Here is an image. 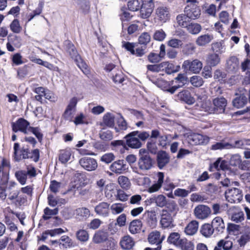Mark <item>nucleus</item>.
I'll list each match as a JSON object with an SVG mask.
<instances>
[{"label":"nucleus","instance_id":"37998d69","mask_svg":"<svg viewBox=\"0 0 250 250\" xmlns=\"http://www.w3.org/2000/svg\"><path fill=\"white\" fill-rule=\"evenodd\" d=\"M195 49L196 47L194 43L189 42L184 45L182 51L184 54L188 56L193 54Z\"/></svg>","mask_w":250,"mask_h":250},{"label":"nucleus","instance_id":"f704fd0d","mask_svg":"<svg viewBox=\"0 0 250 250\" xmlns=\"http://www.w3.org/2000/svg\"><path fill=\"white\" fill-rule=\"evenodd\" d=\"M231 146L232 147L231 144L222 141L212 145L210 147V149L212 150H222L223 149H231Z\"/></svg>","mask_w":250,"mask_h":250},{"label":"nucleus","instance_id":"20e7f679","mask_svg":"<svg viewBox=\"0 0 250 250\" xmlns=\"http://www.w3.org/2000/svg\"><path fill=\"white\" fill-rule=\"evenodd\" d=\"M165 238V235H161L160 232L154 230L150 232L147 238L148 242L151 244H156L157 247L153 250H161L162 249V243Z\"/></svg>","mask_w":250,"mask_h":250},{"label":"nucleus","instance_id":"e2e57ef3","mask_svg":"<svg viewBox=\"0 0 250 250\" xmlns=\"http://www.w3.org/2000/svg\"><path fill=\"white\" fill-rule=\"evenodd\" d=\"M34 91L37 94L35 96L36 100L42 102V97H44L46 90L42 87H39L36 88Z\"/></svg>","mask_w":250,"mask_h":250},{"label":"nucleus","instance_id":"4d7b16f0","mask_svg":"<svg viewBox=\"0 0 250 250\" xmlns=\"http://www.w3.org/2000/svg\"><path fill=\"white\" fill-rule=\"evenodd\" d=\"M201 107L206 112L209 113H213L215 112V108L211 105L210 101H206L201 104Z\"/></svg>","mask_w":250,"mask_h":250},{"label":"nucleus","instance_id":"c756f323","mask_svg":"<svg viewBox=\"0 0 250 250\" xmlns=\"http://www.w3.org/2000/svg\"><path fill=\"white\" fill-rule=\"evenodd\" d=\"M186 28L189 33L196 35L201 31L202 27L198 23L191 22L188 24Z\"/></svg>","mask_w":250,"mask_h":250},{"label":"nucleus","instance_id":"473e14b6","mask_svg":"<svg viewBox=\"0 0 250 250\" xmlns=\"http://www.w3.org/2000/svg\"><path fill=\"white\" fill-rule=\"evenodd\" d=\"M227 68L229 71H235L239 65L238 59L235 57H231L227 62Z\"/></svg>","mask_w":250,"mask_h":250},{"label":"nucleus","instance_id":"3c124183","mask_svg":"<svg viewBox=\"0 0 250 250\" xmlns=\"http://www.w3.org/2000/svg\"><path fill=\"white\" fill-rule=\"evenodd\" d=\"M151 40L150 35L147 32L143 33L139 37V43L141 44L146 45Z\"/></svg>","mask_w":250,"mask_h":250},{"label":"nucleus","instance_id":"ddd939ff","mask_svg":"<svg viewBox=\"0 0 250 250\" xmlns=\"http://www.w3.org/2000/svg\"><path fill=\"white\" fill-rule=\"evenodd\" d=\"M138 166L140 169L146 171L150 169L152 167V160L148 154L140 156L138 161Z\"/></svg>","mask_w":250,"mask_h":250},{"label":"nucleus","instance_id":"864d4df0","mask_svg":"<svg viewBox=\"0 0 250 250\" xmlns=\"http://www.w3.org/2000/svg\"><path fill=\"white\" fill-rule=\"evenodd\" d=\"M136 182L140 186L148 187L150 184V179L147 177H140L136 179Z\"/></svg>","mask_w":250,"mask_h":250},{"label":"nucleus","instance_id":"774afa93","mask_svg":"<svg viewBox=\"0 0 250 250\" xmlns=\"http://www.w3.org/2000/svg\"><path fill=\"white\" fill-rule=\"evenodd\" d=\"M179 239L180 234L178 232H172L167 238V242L170 244L176 245Z\"/></svg>","mask_w":250,"mask_h":250},{"label":"nucleus","instance_id":"4468645a","mask_svg":"<svg viewBox=\"0 0 250 250\" xmlns=\"http://www.w3.org/2000/svg\"><path fill=\"white\" fill-rule=\"evenodd\" d=\"M29 125V123L28 122L22 118H21L16 122L12 124V130L15 132L20 131L26 134L27 133V130H28Z\"/></svg>","mask_w":250,"mask_h":250},{"label":"nucleus","instance_id":"72a5a7b5","mask_svg":"<svg viewBox=\"0 0 250 250\" xmlns=\"http://www.w3.org/2000/svg\"><path fill=\"white\" fill-rule=\"evenodd\" d=\"M206 61L209 66H215L220 62V59L217 54H210L208 56Z\"/></svg>","mask_w":250,"mask_h":250},{"label":"nucleus","instance_id":"49530a36","mask_svg":"<svg viewBox=\"0 0 250 250\" xmlns=\"http://www.w3.org/2000/svg\"><path fill=\"white\" fill-rule=\"evenodd\" d=\"M180 245L182 250H194V249L193 243L187 240H180Z\"/></svg>","mask_w":250,"mask_h":250},{"label":"nucleus","instance_id":"603ef678","mask_svg":"<svg viewBox=\"0 0 250 250\" xmlns=\"http://www.w3.org/2000/svg\"><path fill=\"white\" fill-rule=\"evenodd\" d=\"M77 239L81 242H86L88 240L89 235L88 232L83 229L79 230L77 232Z\"/></svg>","mask_w":250,"mask_h":250},{"label":"nucleus","instance_id":"f03ea898","mask_svg":"<svg viewBox=\"0 0 250 250\" xmlns=\"http://www.w3.org/2000/svg\"><path fill=\"white\" fill-rule=\"evenodd\" d=\"M225 197L231 203H240L243 199L242 191L235 188L229 189L225 192Z\"/></svg>","mask_w":250,"mask_h":250},{"label":"nucleus","instance_id":"f8f14e48","mask_svg":"<svg viewBox=\"0 0 250 250\" xmlns=\"http://www.w3.org/2000/svg\"><path fill=\"white\" fill-rule=\"evenodd\" d=\"M164 174L161 172H158L156 174L154 183L148 188V192L153 193L158 191L162 187L164 183Z\"/></svg>","mask_w":250,"mask_h":250},{"label":"nucleus","instance_id":"bf43d9fd","mask_svg":"<svg viewBox=\"0 0 250 250\" xmlns=\"http://www.w3.org/2000/svg\"><path fill=\"white\" fill-rule=\"evenodd\" d=\"M78 60L79 61H75L77 63L78 66L81 69L84 74H88L89 73V70L86 63L83 61L81 57L80 59H78Z\"/></svg>","mask_w":250,"mask_h":250},{"label":"nucleus","instance_id":"0e129e2a","mask_svg":"<svg viewBox=\"0 0 250 250\" xmlns=\"http://www.w3.org/2000/svg\"><path fill=\"white\" fill-rule=\"evenodd\" d=\"M59 244L63 245L65 247L72 246L73 242L71 239L67 236L63 235L59 240Z\"/></svg>","mask_w":250,"mask_h":250},{"label":"nucleus","instance_id":"bb28decb","mask_svg":"<svg viewBox=\"0 0 250 250\" xmlns=\"http://www.w3.org/2000/svg\"><path fill=\"white\" fill-rule=\"evenodd\" d=\"M126 207L124 204L115 203L110 206V210L113 215H117L122 213Z\"/></svg>","mask_w":250,"mask_h":250},{"label":"nucleus","instance_id":"5701e85b","mask_svg":"<svg viewBox=\"0 0 250 250\" xmlns=\"http://www.w3.org/2000/svg\"><path fill=\"white\" fill-rule=\"evenodd\" d=\"M233 247L232 241L227 239L220 240L215 247L214 250H231Z\"/></svg>","mask_w":250,"mask_h":250},{"label":"nucleus","instance_id":"dca6fc26","mask_svg":"<svg viewBox=\"0 0 250 250\" xmlns=\"http://www.w3.org/2000/svg\"><path fill=\"white\" fill-rule=\"evenodd\" d=\"M127 167L124 160H118L110 166V169L116 174H122L126 171Z\"/></svg>","mask_w":250,"mask_h":250},{"label":"nucleus","instance_id":"de8ad7c7","mask_svg":"<svg viewBox=\"0 0 250 250\" xmlns=\"http://www.w3.org/2000/svg\"><path fill=\"white\" fill-rule=\"evenodd\" d=\"M118 183L121 187L124 189H127L130 186V182L127 177L120 176L118 179Z\"/></svg>","mask_w":250,"mask_h":250},{"label":"nucleus","instance_id":"f3484780","mask_svg":"<svg viewBox=\"0 0 250 250\" xmlns=\"http://www.w3.org/2000/svg\"><path fill=\"white\" fill-rule=\"evenodd\" d=\"M212 103L215 108V112L224 113L227 104V101L225 98L223 97L216 98L213 100Z\"/></svg>","mask_w":250,"mask_h":250},{"label":"nucleus","instance_id":"1a4fd4ad","mask_svg":"<svg viewBox=\"0 0 250 250\" xmlns=\"http://www.w3.org/2000/svg\"><path fill=\"white\" fill-rule=\"evenodd\" d=\"M154 4L152 0H149L143 2L140 8V16L143 19L149 17L153 10Z\"/></svg>","mask_w":250,"mask_h":250},{"label":"nucleus","instance_id":"a19ab883","mask_svg":"<svg viewBox=\"0 0 250 250\" xmlns=\"http://www.w3.org/2000/svg\"><path fill=\"white\" fill-rule=\"evenodd\" d=\"M15 175L21 184L22 185L25 184L27 180V172L25 170H18L15 172Z\"/></svg>","mask_w":250,"mask_h":250},{"label":"nucleus","instance_id":"a211bd4d","mask_svg":"<svg viewBox=\"0 0 250 250\" xmlns=\"http://www.w3.org/2000/svg\"><path fill=\"white\" fill-rule=\"evenodd\" d=\"M161 72H165L167 74H171L179 71V65H175L168 61L163 62L160 63Z\"/></svg>","mask_w":250,"mask_h":250},{"label":"nucleus","instance_id":"c9c22d12","mask_svg":"<svg viewBox=\"0 0 250 250\" xmlns=\"http://www.w3.org/2000/svg\"><path fill=\"white\" fill-rule=\"evenodd\" d=\"M214 230L211 224H205L201 227V233L205 237H208L213 234Z\"/></svg>","mask_w":250,"mask_h":250},{"label":"nucleus","instance_id":"6e6d98bb","mask_svg":"<svg viewBox=\"0 0 250 250\" xmlns=\"http://www.w3.org/2000/svg\"><path fill=\"white\" fill-rule=\"evenodd\" d=\"M190 82L195 87H200L204 83L202 78L199 76H193L190 78Z\"/></svg>","mask_w":250,"mask_h":250},{"label":"nucleus","instance_id":"a18cd8bd","mask_svg":"<svg viewBox=\"0 0 250 250\" xmlns=\"http://www.w3.org/2000/svg\"><path fill=\"white\" fill-rule=\"evenodd\" d=\"M188 17L186 14H179L176 17V22L179 26L183 27L186 28L188 23L187 21Z\"/></svg>","mask_w":250,"mask_h":250},{"label":"nucleus","instance_id":"6e6552de","mask_svg":"<svg viewBox=\"0 0 250 250\" xmlns=\"http://www.w3.org/2000/svg\"><path fill=\"white\" fill-rule=\"evenodd\" d=\"M78 102V99L77 97L72 98L67 105L66 108L63 113V117L65 119L71 121L73 118V114L76 111V106Z\"/></svg>","mask_w":250,"mask_h":250},{"label":"nucleus","instance_id":"69168bd1","mask_svg":"<svg viewBox=\"0 0 250 250\" xmlns=\"http://www.w3.org/2000/svg\"><path fill=\"white\" fill-rule=\"evenodd\" d=\"M166 37V34L162 29L156 30L153 36V39L158 41H163Z\"/></svg>","mask_w":250,"mask_h":250},{"label":"nucleus","instance_id":"0eeeda50","mask_svg":"<svg viewBox=\"0 0 250 250\" xmlns=\"http://www.w3.org/2000/svg\"><path fill=\"white\" fill-rule=\"evenodd\" d=\"M184 12L188 18L192 20L198 19L201 14L199 7L194 3H189L185 7Z\"/></svg>","mask_w":250,"mask_h":250},{"label":"nucleus","instance_id":"338daca9","mask_svg":"<svg viewBox=\"0 0 250 250\" xmlns=\"http://www.w3.org/2000/svg\"><path fill=\"white\" fill-rule=\"evenodd\" d=\"M155 203L159 207H163L167 204L166 197L163 195H159L155 199Z\"/></svg>","mask_w":250,"mask_h":250},{"label":"nucleus","instance_id":"680f3d73","mask_svg":"<svg viewBox=\"0 0 250 250\" xmlns=\"http://www.w3.org/2000/svg\"><path fill=\"white\" fill-rule=\"evenodd\" d=\"M232 221L238 223L242 221L244 219V213L242 211H237L232 214L231 215Z\"/></svg>","mask_w":250,"mask_h":250},{"label":"nucleus","instance_id":"4c0bfd02","mask_svg":"<svg viewBox=\"0 0 250 250\" xmlns=\"http://www.w3.org/2000/svg\"><path fill=\"white\" fill-rule=\"evenodd\" d=\"M71 156V153L69 149L62 150L59 154V160L62 163L65 164L70 160Z\"/></svg>","mask_w":250,"mask_h":250},{"label":"nucleus","instance_id":"9b49d317","mask_svg":"<svg viewBox=\"0 0 250 250\" xmlns=\"http://www.w3.org/2000/svg\"><path fill=\"white\" fill-rule=\"evenodd\" d=\"M94 211L98 215L107 217L110 214V204L105 202H101L95 207Z\"/></svg>","mask_w":250,"mask_h":250},{"label":"nucleus","instance_id":"ea45409f","mask_svg":"<svg viewBox=\"0 0 250 250\" xmlns=\"http://www.w3.org/2000/svg\"><path fill=\"white\" fill-rule=\"evenodd\" d=\"M115 117L110 113H106L103 117V123L108 127H113L114 125Z\"/></svg>","mask_w":250,"mask_h":250},{"label":"nucleus","instance_id":"f257e3e1","mask_svg":"<svg viewBox=\"0 0 250 250\" xmlns=\"http://www.w3.org/2000/svg\"><path fill=\"white\" fill-rule=\"evenodd\" d=\"M187 134L188 141L191 145H205L208 143L210 140L208 136L199 133L190 132Z\"/></svg>","mask_w":250,"mask_h":250},{"label":"nucleus","instance_id":"412c9836","mask_svg":"<svg viewBox=\"0 0 250 250\" xmlns=\"http://www.w3.org/2000/svg\"><path fill=\"white\" fill-rule=\"evenodd\" d=\"M177 96L179 100L189 105L193 104L195 101L188 90H183L179 92Z\"/></svg>","mask_w":250,"mask_h":250},{"label":"nucleus","instance_id":"052dcab7","mask_svg":"<svg viewBox=\"0 0 250 250\" xmlns=\"http://www.w3.org/2000/svg\"><path fill=\"white\" fill-rule=\"evenodd\" d=\"M168 46L174 48H179L183 44L182 41L180 40L172 38L169 40L167 43Z\"/></svg>","mask_w":250,"mask_h":250},{"label":"nucleus","instance_id":"7c9ffc66","mask_svg":"<svg viewBox=\"0 0 250 250\" xmlns=\"http://www.w3.org/2000/svg\"><path fill=\"white\" fill-rule=\"evenodd\" d=\"M211 225L214 229L218 231H222L225 228L223 220L220 217L214 218L212 221Z\"/></svg>","mask_w":250,"mask_h":250},{"label":"nucleus","instance_id":"b1692460","mask_svg":"<svg viewBox=\"0 0 250 250\" xmlns=\"http://www.w3.org/2000/svg\"><path fill=\"white\" fill-rule=\"evenodd\" d=\"M199 228V223L196 220L190 222L185 229V232L187 235L192 236L197 231Z\"/></svg>","mask_w":250,"mask_h":250},{"label":"nucleus","instance_id":"7ed1b4c3","mask_svg":"<svg viewBox=\"0 0 250 250\" xmlns=\"http://www.w3.org/2000/svg\"><path fill=\"white\" fill-rule=\"evenodd\" d=\"M79 163L85 170L91 171L96 169L98 163L96 159L89 156H84L79 160Z\"/></svg>","mask_w":250,"mask_h":250},{"label":"nucleus","instance_id":"09e8293b","mask_svg":"<svg viewBox=\"0 0 250 250\" xmlns=\"http://www.w3.org/2000/svg\"><path fill=\"white\" fill-rule=\"evenodd\" d=\"M100 138L105 141H110L113 138L112 132L109 130H102L99 133Z\"/></svg>","mask_w":250,"mask_h":250},{"label":"nucleus","instance_id":"2eb2a0df","mask_svg":"<svg viewBox=\"0 0 250 250\" xmlns=\"http://www.w3.org/2000/svg\"><path fill=\"white\" fill-rule=\"evenodd\" d=\"M161 226L164 229H171L174 227L173 218L170 213L163 210L160 221Z\"/></svg>","mask_w":250,"mask_h":250},{"label":"nucleus","instance_id":"4be33fe9","mask_svg":"<svg viewBox=\"0 0 250 250\" xmlns=\"http://www.w3.org/2000/svg\"><path fill=\"white\" fill-rule=\"evenodd\" d=\"M120 245L124 250H131L135 245V241L129 235H125L122 238Z\"/></svg>","mask_w":250,"mask_h":250},{"label":"nucleus","instance_id":"a878e982","mask_svg":"<svg viewBox=\"0 0 250 250\" xmlns=\"http://www.w3.org/2000/svg\"><path fill=\"white\" fill-rule=\"evenodd\" d=\"M212 35L205 34L200 36L196 40V43L200 46H204L209 43L213 39Z\"/></svg>","mask_w":250,"mask_h":250},{"label":"nucleus","instance_id":"e433bc0d","mask_svg":"<svg viewBox=\"0 0 250 250\" xmlns=\"http://www.w3.org/2000/svg\"><path fill=\"white\" fill-rule=\"evenodd\" d=\"M110 75L115 83H121L124 81V75L119 69H115V73H111Z\"/></svg>","mask_w":250,"mask_h":250},{"label":"nucleus","instance_id":"423d86ee","mask_svg":"<svg viewBox=\"0 0 250 250\" xmlns=\"http://www.w3.org/2000/svg\"><path fill=\"white\" fill-rule=\"evenodd\" d=\"M211 209L207 206L199 205L196 206L193 210L195 217L198 219L204 220L208 218L211 214Z\"/></svg>","mask_w":250,"mask_h":250},{"label":"nucleus","instance_id":"2f4dec72","mask_svg":"<svg viewBox=\"0 0 250 250\" xmlns=\"http://www.w3.org/2000/svg\"><path fill=\"white\" fill-rule=\"evenodd\" d=\"M89 215L90 211L86 208H80L76 210V217L79 220L85 219Z\"/></svg>","mask_w":250,"mask_h":250},{"label":"nucleus","instance_id":"8fccbe9b","mask_svg":"<svg viewBox=\"0 0 250 250\" xmlns=\"http://www.w3.org/2000/svg\"><path fill=\"white\" fill-rule=\"evenodd\" d=\"M127 123L123 117H121L118 120L117 126L115 127V129L116 132H119L121 131L125 130L127 129Z\"/></svg>","mask_w":250,"mask_h":250},{"label":"nucleus","instance_id":"393cba45","mask_svg":"<svg viewBox=\"0 0 250 250\" xmlns=\"http://www.w3.org/2000/svg\"><path fill=\"white\" fill-rule=\"evenodd\" d=\"M142 227V221L139 219L134 220L131 222L129 226V230L132 234L139 233Z\"/></svg>","mask_w":250,"mask_h":250},{"label":"nucleus","instance_id":"9d476101","mask_svg":"<svg viewBox=\"0 0 250 250\" xmlns=\"http://www.w3.org/2000/svg\"><path fill=\"white\" fill-rule=\"evenodd\" d=\"M139 131H133L125 136L126 145L130 147L138 148L141 146L142 144L136 137Z\"/></svg>","mask_w":250,"mask_h":250},{"label":"nucleus","instance_id":"39448f33","mask_svg":"<svg viewBox=\"0 0 250 250\" xmlns=\"http://www.w3.org/2000/svg\"><path fill=\"white\" fill-rule=\"evenodd\" d=\"M203 67L202 62L195 59L192 61H185L182 64V68L186 70L190 71L193 73H198Z\"/></svg>","mask_w":250,"mask_h":250},{"label":"nucleus","instance_id":"aec40b11","mask_svg":"<svg viewBox=\"0 0 250 250\" xmlns=\"http://www.w3.org/2000/svg\"><path fill=\"white\" fill-rule=\"evenodd\" d=\"M157 18L163 22H165L170 18L169 11L167 7L160 6L156 10Z\"/></svg>","mask_w":250,"mask_h":250},{"label":"nucleus","instance_id":"13d9d810","mask_svg":"<svg viewBox=\"0 0 250 250\" xmlns=\"http://www.w3.org/2000/svg\"><path fill=\"white\" fill-rule=\"evenodd\" d=\"M10 27L12 31L15 33H19L22 29L19 21L17 19H15L13 21L10 25Z\"/></svg>","mask_w":250,"mask_h":250},{"label":"nucleus","instance_id":"58836bf2","mask_svg":"<svg viewBox=\"0 0 250 250\" xmlns=\"http://www.w3.org/2000/svg\"><path fill=\"white\" fill-rule=\"evenodd\" d=\"M231 148H246L247 146H250V139H241L235 141L234 144H231Z\"/></svg>","mask_w":250,"mask_h":250},{"label":"nucleus","instance_id":"6ab92c4d","mask_svg":"<svg viewBox=\"0 0 250 250\" xmlns=\"http://www.w3.org/2000/svg\"><path fill=\"white\" fill-rule=\"evenodd\" d=\"M170 157L165 151H159L157 155V163L158 167L160 169L165 167L169 162Z\"/></svg>","mask_w":250,"mask_h":250},{"label":"nucleus","instance_id":"79ce46f5","mask_svg":"<svg viewBox=\"0 0 250 250\" xmlns=\"http://www.w3.org/2000/svg\"><path fill=\"white\" fill-rule=\"evenodd\" d=\"M107 239V234L104 231H99L96 232L93 238V241L95 243H100Z\"/></svg>","mask_w":250,"mask_h":250},{"label":"nucleus","instance_id":"5fc2aeb1","mask_svg":"<svg viewBox=\"0 0 250 250\" xmlns=\"http://www.w3.org/2000/svg\"><path fill=\"white\" fill-rule=\"evenodd\" d=\"M58 212V209L56 208L54 209H51L47 207L44 209V215L43 218L44 220L49 219L51 216L56 215Z\"/></svg>","mask_w":250,"mask_h":250},{"label":"nucleus","instance_id":"c03bdc74","mask_svg":"<svg viewBox=\"0 0 250 250\" xmlns=\"http://www.w3.org/2000/svg\"><path fill=\"white\" fill-rule=\"evenodd\" d=\"M67 52L69 53L71 57L75 61H79L80 59V56L78 54L75 47L72 44H68L67 46Z\"/></svg>","mask_w":250,"mask_h":250},{"label":"nucleus","instance_id":"cd10ccee","mask_svg":"<svg viewBox=\"0 0 250 250\" xmlns=\"http://www.w3.org/2000/svg\"><path fill=\"white\" fill-rule=\"evenodd\" d=\"M247 103V98L244 94H242L239 97H236L232 101L233 105L237 108L243 107Z\"/></svg>","mask_w":250,"mask_h":250},{"label":"nucleus","instance_id":"c85d7f7f","mask_svg":"<svg viewBox=\"0 0 250 250\" xmlns=\"http://www.w3.org/2000/svg\"><path fill=\"white\" fill-rule=\"evenodd\" d=\"M143 2V0H129L127 6L130 11H137L140 9Z\"/></svg>","mask_w":250,"mask_h":250}]
</instances>
